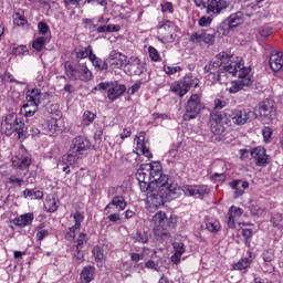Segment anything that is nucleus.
I'll return each mask as SVG.
<instances>
[{"instance_id":"nucleus-60","label":"nucleus","mask_w":283,"mask_h":283,"mask_svg":"<svg viewBox=\"0 0 283 283\" xmlns=\"http://www.w3.org/2000/svg\"><path fill=\"white\" fill-rule=\"evenodd\" d=\"M211 21H213V19H211V17H201L199 19V25L200 28H207L209 25H211Z\"/></svg>"},{"instance_id":"nucleus-15","label":"nucleus","mask_w":283,"mask_h":283,"mask_svg":"<svg viewBox=\"0 0 283 283\" xmlns=\"http://www.w3.org/2000/svg\"><path fill=\"white\" fill-rule=\"evenodd\" d=\"M207 14H220L222 10L229 8V2L227 0H211L208 2Z\"/></svg>"},{"instance_id":"nucleus-31","label":"nucleus","mask_w":283,"mask_h":283,"mask_svg":"<svg viewBox=\"0 0 283 283\" xmlns=\"http://www.w3.org/2000/svg\"><path fill=\"white\" fill-rule=\"evenodd\" d=\"M32 220H34V214L27 213L14 219L13 222L15 227H28L29 224H32Z\"/></svg>"},{"instance_id":"nucleus-52","label":"nucleus","mask_w":283,"mask_h":283,"mask_svg":"<svg viewBox=\"0 0 283 283\" xmlns=\"http://www.w3.org/2000/svg\"><path fill=\"white\" fill-rule=\"evenodd\" d=\"M243 211L241 208H238L235 206H232L229 209L228 216H230L231 218H240V216H242Z\"/></svg>"},{"instance_id":"nucleus-36","label":"nucleus","mask_w":283,"mask_h":283,"mask_svg":"<svg viewBox=\"0 0 283 283\" xmlns=\"http://www.w3.org/2000/svg\"><path fill=\"white\" fill-rule=\"evenodd\" d=\"M75 54H76V59H90V56H92V54H94L92 52V46L88 45L86 48L80 46L78 49L75 50Z\"/></svg>"},{"instance_id":"nucleus-30","label":"nucleus","mask_w":283,"mask_h":283,"mask_svg":"<svg viewBox=\"0 0 283 283\" xmlns=\"http://www.w3.org/2000/svg\"><path fill=\"white\" fill-rule=\"evenodd\" d=\"M13 118L17 119L13 122V129L18 134L19 138L25 134L28 126H25V123H23V119L19 118L17 114H13Z\"/></svg>"},{"instance_id":"nucleus-19","label":"nucleus","mask_w":283,"mask_h":283,"mask_svg":"<svg viewBox=\"0 0 283 283\" xmlns=\"http://www.w3.org/2000/svg\"><path fill=\"white\" fill-rule=\"evenodd\" d=\"M270 67L274 72H280L283 67V53L274 51L270 55Z\"/></svg>"},{"instance_id":"nucleus-4","label":"nucleus","mask_w":283,"mask_h":283,"mask_svg":"<svg viewBox=\"0 0 283 283\" xmlns=\"http://www.w3.org/2000/svg\"><path fill=\"white\" fill-rule=\"evenodd\" d=\"M65 74L70 81H83L84 83H87V81H92V71L87 69V65L85 63H77L75 66L65 63Z\"/></svg>"},{"instance_id":"nucleus-21","label":"nucleus","mask_w":283,"mask_h":283,"mask_svg":"<svg viewBox=\"0 0 283 283\" xmlns=\"http://www.w3.org/2000/svg\"><path fill=\"white\" fill-rule=\"evenodd\" d=\"M14 113L9 114L6 119L1 124V133L6 134V136H12L14 134Z\"/></svg>"},{"instance_id":"nucleus-56","label":"nucleus","mask_w":283,"mask_h":283,"mask_svg":"<svg viewBox=\"0 0 283 283\" xmlns=\"http://www.w3.org/2000/svg\"><path fill=\"white\" fill-rule=\"evenodd\" d=\"M148 53H149L151 61H155V62L160 61V54H158V50H156V48L149 46Z\"/></svg>"},{"instance_id":"nucleus-34","label":"nucleus","mask_w":283,"mask_h":283,"mask_svg":"<svg viewBox=\"0 0 283 283\" xmlns=\"http://www.w3.org/2000/svg\"><path fill=\"white\" fill-rule=\"evenodd\" d=\"M90 61L92 62V64L94 65V67H96V70H99V72H103V70H107V62L98 59L96 56V54H91L90 56Z\"/></svg>"},{"instance_id":"nucleus-1","label":"nucleus","mask_w":283,"mask_h":283,"mask_svg":"<svg viewBox=\"0 0 283 283\" xmlns=\"http://www.w3.org/2000/svg\"><path fill=\"white\" fill-rule=\"evenodd\" d=\"M147 191V202L149 207H163L165 200H171L178 196L180 188L178 184L174 182L169 177H164L159 184H156Z\"/></svg>"},{"instance_id":"nucleus-49","label":"nucleus","mask_w":283,"mask_h":283,"mask_svg":"<svg viewBox=\"0 0 283 283\" xmlns=\"http://www.w3.org/2000/svg\"><path fill=\"white\" fill-rule=\"evenodd\" d=\"M94 118H96V114L85 111L83 114V123L84 125H91V123H94Z\"/></svg>"},{"instance_id":"nucleus-58","label":"nucleus","mask_w":283,"mask_h":283,"mask_svg":"<svg viewBox=\"0 0 283 283\" xmlns=\"http://www.w3.org/2000/svg\"><path fill=\"white\" fill-rule=\"evenodd\" d=\"M28 52V46L25 45H19L12 49L11 53L15 56H21V54H25Z\"/></svg>"},{"instance_id":"nucleus-11","label":"nucleus","mask_w":283,"mask_h":283,"mask_svg":"<svg viewBox=\"0 0 283 283\" xmlns=\"http://www.w3.org/2000/svg\"><path fill=\"white\" fill-rule=\"evenodd\" d=\"M190 43H206V45H213L216 43V32L209 33L207 30H199L191 34Z\"/></svg>"},{"instance_id":"nucleus-7","label":"nucleus","mask_w":283,"mask_h":283,"mask_svg":"<svg viewBox=\"0 0 283 283\" xmlns=\"http://www.w3.org/2000/svg\"><path fill=\"white\" fill-rule=\"evenodd\" d=\"M95 90H107V98L109 101H116L119 96H123L125 92H127V86L125 84L118 83V81L115 82H102L99 83Z\"/></svg>"},{"instance_id":"nucleus-14","label":"nucleus","mask_w":283,"mask_h":283,"mask_svg":"<svg viewBox=\"0 0 283 283\" xmlns=\"http://www.w3.org/2000/svg\"><path fill=\"white\" fill-rule=\"evenodd\" d=\"M176 227V219L174 217H166L164 218V221H161V224L159 226V229H155V235H159V238H165L168 235L169 229H174Z\"/></svg>"},{"instance_id":"nucleus-45","label":"nucleus","mask_w":283,"mask_h":283,"mask_svg":"<svg viewBox=\"0 0 283 283\" xmlns=\"http://www.w3.org/2000/svg\"><path fill=\"white\" fill-rule=\"evenodd\" d=\"M241 182L242 180H234L230 182L231 189H234V198H240V196L244 195V190L239 189Z\"/></svg>"},{"instance_id":"nucleus-35","label":"nucleus","mask_w":283,"mask_h":283,"mask_svg":"<svg viewBox=\"0 0 283 283\" xmlns=\"http://www.w3.org/2000/svg\"><path fill=\"white\" fill-rule=\"evenodd\" d=\"M132 239L139 244H147V242H149V235L145 231H138L132 234Z\"/></svg>"},{"instance_id":"nucleus-46","label":"nucleus","mask_w":283,"mask_h":283,"mask_svg":"<svg viewBox=\"0 0 283 283\" xmlns=\"http://www.w3.org/2000/svg\"><path fill=\"white\" fill-rule=\"evenodd\" d=\"M36 107H39L36 104H30V103H27L23 105V108H24V115L27 117H30L32 116L33 114H36Z\"/></svg>"},{"instance_id":"nucleus-33","label":"nucleus","mask_w":283,"mask_h":283,"mask_svg":"<svg viewBox=\"0 0 283 283\" xmlns=\"http://www.w3.org/2000/svg\"><path fill=\"white\" fill-rule=\"evenodd\" d=\"M59 201L54 198V197H48L45 199L44 202V209H46V211L49 213H54V211H56V209H59Z\"/></svg>"},{"instance_id":"nucleus-55","label":"nucleus","mask_w":283,"mask_h":283,"mask_svg":"<svg viewBox=\"0 0 283 283\" xmlns=\"http://www.w3.org/2000/svg\"><path fill=\"white\" fill-rule=\"evenodd\" d=\"M221 74H222V71H221V69H219L218 71L209 72L208 77L210 78V81L218 83V82H220Z\"/></svg>"},{"instance_id":"nucleus-48","label":"nucleus","mask_w":283,"mask_h":283,"mask_svg":"<svg viewBox=\"0 0 283 283\" xmlns=\"http://www.w3.org/2000/svg\"><path fill=\"white\" fill-rule=\"evenodd\" d=\"M249 266H251V260L242 259L234 265V269L237 271H244V269H249Z\"/></svg>"},{"instance_id":"nucleus-47","label":"nucleus","mask_w":283,"mask_h":283,"mask_svg":"<svg viewBox=\"0 0 283 283\" xmlns=\"http://www.w3.org/2000/svg\"><path fill=\"white\" fill-rule=\"evenodd\" d=\"M73 260H75L77 264L84 262L85 255L83 254V250L73 248Z\"/></svg>"},{"instance_id":"nucleus-22","label":"nucleus","mask_w":283,"mask_h":283,"mask_svg":"<svg viewBox=\"0 0 283 283\" xmlns=\"http://www.w3.org/2000/svg\"><path fill=\"white\" fill-rule=\"evenodd\" d=\"M244 12L238 11L232 13L227 19L229 30H233V28H238V25H242L244 23Z\"/></svg>"},{"instance_id":"nucleus-26","label":"nucleus","mask_w":283,"mask_h":283,"mask_svg":"<svg viewBox=\"0 0 283 283\" xmlns=\"http://www.w3.org/2000/svg\"><path fill=\"white\" fill-rule=\"evenodd\" d=\"M27 101L30 105H40L41 104V90L32 88L27 91Z\"/></svg>"},{"instance_id":"nucleus-40","label":"nucleus","mask_w":283,"mask_h":283,"mask_svg":"<svg viewBox=\"0 0 283 283\" xmlns=\"http://www.w3.org/2000/svg\"><path fill=\"white\" fill-rule=\"evenodd\" d=\"M49 41H50V36L36 38L33 42V49L36 50V52H41L45 43H49Z\"/></svg>"},{"instance_id":"nucleus-27","label":"nucleus","mask_w":283,"mask_h":283,"mask_svg":"<svg viewBox=\"0 0 283 283\" xmlns=\"http://www.w3.org/2000/svg\"><path fill=\"white\" fill-rule=\"evenodd\" d=\"M96 270L94 266L87 265L83 268L81 274H80V280L82 283H90L94 280V273Z\"/></svg>"},{"instance_id":"nucleus-29","label":"nucleus","mask_w":283,"mask_h":283,"mask_svg":"<svg viewBox=\"0 0 283 283\" xmlns=\"http://www.w3.org/2000/svg\"><path fill=\"white\" fill-rule=\"evenodd\" d=\"M43 132H44V134H48L49 136L56 134V132H61V126H59V120H56V119L49 120L44 125Z\"/></svg>"},{"instance_id":"nucleus-41","label":"nucleus","mask_w":283,"mask_h":283,"mask_svg":"<svg viewBox=\"0 0 283 283\" xmlns=\"http://www.w3.org/2000/svg\"><path fill=\"white\" fill-rule=\"evenodd\" d=\"M251 73V69L242 66L241 63L238 64V77L239 81H244V78H251L249 74Z\"/></svg>"},{"instance_id":"nucleus-64","label":"nucleus","mask_w":283,"mask_h":283,"mask_svg":"<svg viewBox=\"0 0 283 283\" xmlns=\"http://www.w3.org/2000/svg\"><path fill=\"white\" fill-rule=\"evenodd\" d=\"M145 266L146 269H151L153 271H160V266L158 265V263L151 260L146 261Z\"/></svg>"},{"instance_id":"nucleus-18","label":"nucleus","mask_w":283,"mask_h":283,"mask_svg":"<svg viewBox=\"0 0 283 283\" xmlns=\"http://www.w3.org/2000/svg\"><path fill=\"white\" fill-rule=\"evenodd\" d=\"M75 224L70 228V231L66 233V240L72 241L74 238H76V231L77 229H81V224L83 220H85V217L81 212H75L73 214Z\"/></svg>"},{"instance_id":"nucleus-44","label":"nucleus","mask_w":283,"mask_h":283,"mask_svg":"<svg viewBox=\"0 0 283 283\" xmlns=\"http://www.w3.org/2000/svg\"><path fill=\"white\" fill-rule=\"evenodd\" d=\"M210 129L212 134L220 136L221 134H224V124H216V123H210Z\"/></svg>"},{"instance_id":"nucleus-20","label":"nucleus","mask_w":283,"mask_h":283,"mask_svg":"<svg viewBox=\"0 0 283 283\" xmlns=\"http://www.w3.org/2000/svg\"><path fill=\"white\" fill-rule=\"evenodd\" d=\"M186 196H196L197 198H205L209 195V187L207 186H188L185 190Z\"/></svg>"},{"instance_id":"nucleus-5","label":"nucleus","mask_w":283,"mask_h":283,"mask_svg":"<svg viewBox=\"0 0 283 283\" xmlns=\"http://www.w3.org/2000/svg\"><path fill=\"white\" fill-rule=\"evenodd\" d=\"M158 41L161 43H174L176 41V24L169 20L160 21L157 25Z\"/></svg>"},{"instance_id":"nucleus-10","label":"nucleus","mask_w":283,"mask_h":283,"mask_svg":"<svg viewBox=\"0 0 283 283\" xmlns=\"http://www.w3.org/2000/svg\"><path fill=\"white\" fill-rule=\"evenodd\" d=\"M229 116L233 120L234 125H247V123L258 118V114H255V112L247 109H233Z\"/></svg>"},{"instance_id":"nucleus-51","label":"nucleus","mask_w":283,"mask_h":283,"mask_svg":"<svg viewBox=\"0 0 283 283\" xmlns=\"http://www.w3.org/2000/svg\"><path fill=\"white\" fill-rule=\"evenodd\" d=\"M87 0H64V4L67 7L75 6L76 8H81V6H85Z\"/></svg>"},{"instance_id":"nucleus-57","label":"nucleus","mask_w":283,"mask_h":283,"mask_svg":"<svg viewBox=\"0 0 283 283\" xmlns=\"http://www.w3.org/2000/svg\"><path fill=\"white\" fill-rule=\"evenodd\" d=\"M23 182H24L23 178H18L14 175L9 177V185H14L15 187H22Z\"/></svg>"},{"instance_id":"nucleus-9","label":"nucleus","mask_w":283,"mask_h":283,"mask_svg":"<svg viewBox=\"0 0 283 283\" xmlns=\"http://www.w3.org/2000/svg\"><path fill=\"white\" fill-rule=\"evenodd\" d=\"M193 85L197 86L198 82L191 76H185L184 80L174 82L170 86V91L174 94H177V96L182 97L185 94H187V92L191 90V87H193Z\"/></svg>"},{"instance_id":"nucleus-13","label":"nucleus","mask_w":283,"mask_h":283,"mask_svg":"<svg viewBox=\"0 0 283 283\" xmlns=\"http://www.w3.org/2000/svg\"><path fill=\"white\" fill-rule=\"evenodd\" d=\"M216 59V61H211L205 66V72H218V70H220L222 65H224V63H227V61H229L231 57H229V54L221 52L217 54Z\"/></svg>"},{"instance_id":"nucleus-6","label":"nucleus","mask_w":283,"mask_h":283,"mask_svg":"<svg viewBox=\"0 0 283 283\" xmlns=\"http://www.w3.org/2000/svg\"><path fill=\"white\" fill-rule=\"evenodd\" d=\"M259 116L264 123H273L277 117V106L275 101L266 98L259 104Z\"/></svg>"},{"instance_id":"nucleus-53","label":"nucleus","mask_w":283,"mask_h":283,"mask_svg":"<svg viewBox=\"0 0 283 283\" xmlns=\"http://www.w3.org/2000/svg\"><path fill=\"white\" fill-rule=\"evenodd\" d=\"M13 23L14 25H25L28 23V20L25 17L21 15V13H15L13 17Z\"/></svg>"},{"instance_id":"nucleus-39","label":"nucleus","mask_w":283,"mask_h":283,"mask_svg":"<svg viewBox=\"0 0 283 283\" xmlns=\"http://www.w3.org/2000/svg\"><path fill=\"white\" fill-rule=\"evenodd\" d=\"M206 229H208L210 233H218V231H220V221L216 219L206 220Z\"/></svg>"},{"instance_id":"nucleus-12","label":"nucleus","mask_w":283,"mask_h":283,"mask_svg":"<svg viewBox=\"0 0 283 283\" xmlns=\"http://www.w3.org/2000/svg\"><path fill=\"white\" fill-rule=\"evenodd\" d=\"M250 154L254 158L256 167H266L271 163V158L266 155V149L262 146L252 149Z\"/></svg>"},{"instance_id":"nucleus-8","label":"nucleus","mask_w":283,"mask_h":283,"mask_svg":"<svg viewBox=\"0 0 283 283\" xmlns=\"http://www.w3.org/2000/svg\"><path fill=\"white\" fill-rule=\"evenodd\" d=\"M202 103L200 102V95L192 94L187 102L186 113L184 114V120H193L202 111Z\"/></svg>"},{"instance_id":"nucleus-2","label":"nucleus","mask_w":283,"mask_h":283,"mask_svg":"<svg viewBox=\"0 0 283 283\" xmlns=\"http://www.w3.org/2000/svg\"><path fill=\"white\" fill-rule=\"evenodd\" d=\"M136 178L142 191H148L154 186L158 185L163 178H169L167 175H163V166L158 163L143 164L137 172Z\"/></svg>"},{"instance_id":"nucleus-32","label":"nucleus","mask_w":283,"mask_h":283,"mask_svg":"<svg viewBox=\"0 0 283 283\" xmlns=\"http://www.w3.org/2000/svg\"><path fill=\"white\" fill-rule=\"evenodd\" d=\"M13 167L18 169H28L32 165V157L25 156L18 159H13Z\"/></svg>"},{"instance_id":"nucleus-37","label":"nucleus","mask_w":283,"mask_h":283,"mask_svg":"<svg viewBox=\"0 0 283 283\" xmlns=\"http://www.w3.org/2000/svg\"><path fill=\"white\" fill-rule=\"evenodd\" d=\"M25 198H31V200H41L43 198V191L35 189H25L23 192Z\"/></svg>"},{"instance_id":"nucleus-59","label":"nucleus","mask_w":283,"mask_h":283,"mask_svg":"<svg viewBox=\"0 0 283 283\" xmlns=\"http://www.w3.org/2000/svg\"><path fill=\"white\" fill-rule=\"evenodd\" d=\"M181 71H182V67L180 66H164V72L169 76L171 74H176V72H181Z\"/></svg>"},{"instance_id":"nucleus-54","label":"nucleus","mask_w":283,"mask_h":283,"mask_svg":"<svg viewBox=\"0 0 283 283\" xmlns=\"http://www.w3.org/2000/svg\"><path fill=\"white\" fill-rule=\"evenodd\" d=\"M92 253L96 262H101V260H103L104 258L103 250H101V247L93 248Z\"/></svg>"},{"instance_id":"nucleus-17","label":"nucleus","mask_w":283,"mask_h":283,"mask_svg":"<svg viewBox=\"0 0 283 283\" xmlns=\"http://www.w3.org/2000/svg\"><path fill=\"white\" fill-rule=\"evenodd\" d=\"M108 61L113 70H120V67H123V65H125V63L127 62V57L120 52L112 51L109 53Z\"/></svg>"},{"instance_id":"nucleus-38","label":"nucleus","mask_w":283,"mask_h":283,"mask_svg":"<svg viewBox=\"0 0 283 283\" xmlns=\"http://www.w3.org/2000/svg\"><path fill=\"white\" fill-rule=\"evenodd\" d=\"M224 120H227V114L218 111L211 113L210 123L224 125Z\"/></svg>"},{"instance_id":"nucleus-62","label":"nucleus","mask_w":283,"mask_h":283,"mask_svg":"<svg viewBox=\"0 0 283 283\" xmlns=\"http://www.w3.org/2000/svg\"><path fill=\"white\" fill-rule=\"evenodd\" d=\"M259 34L266 39V36H271L273 34V29L271 27H263Z\"/></svg>"},{"instance_id":"nucleus-43","label":"nucleus","mask_w":283,"mask_h":283,"mask_svg":"<svg viewBox=\"0 0 283 283\" xmlns=\"http://www.w3.org/2000/svg\"><path fill=\"white\" fill-rule=\"evenodd\" d=\"M166 216H167V213H165L163 211L155 213V216L153 217V222H154L156 229H160V224L165 220Z\"/></svg>"},{"instance_id":"nucleus-16","label":"nucleus","mask_w":283,"mask_h":283,"mask_svg":"<svg viewBox=\"0 0 283 283\" xmlns=\"http://www.w3.org/2000/svg\"><path fill=\"white\" fill-rule=\"evenodd\" d=\"M126 71L129 76H140L145 72V65L140 63L139 59H133L126 64Z\"/></svg>"},{"instance_id":"nucleus-42","label":"nucleus","mask_w":283,"mask_h":283,"mask_svg":"<svg viewBox=\"0 0 283 283\" xmlns=\"http://www.w3.org/2000/svg\"><path fill=\"white\" fill-rule=\"evenodd\" d=\"M220 70L222 74L228 72L229 74H232V76H235V74H238V63L231 62L229 65H222Z\"/></svg>"},{"instance_id":"nucleus-50","label":"nucleus","mask_w":283,"mask_h":283,"mask_svg":"<svg viewBox=\"0 0 283 283\" xmlns=\"http://www.w3.org/2000/svg\"><path fill=\"white\" fill-rule=\"evenodd\" d=\"M87 242V234L85 233H80L77 240H76V245H73V249H81L83 250V245Z\"/></svg>"},{"instance_id":"nucleus-61","label":"nucleus","mask_w":283,"mask_h":283,"mask_svg":"<svg viewBox=\"0 0 283 283\" xmlns=\"http://www.w3.org/2000/svg\"><path fill=\"white\" fill-rule=\"evenodd\" d=\"M262 255H263L264 262H273V259L275 258L273 250L271 249L265 250Z\"/></svg>"},{"instance_id":"nucleus-3","label":"nucleus","mask_w":283,"mask_h":283,"mask_svg":"<svg viewBox=\"0 0 283 283\" xmlns=\"http://www.w3.org/2000/svg\"><path fill=\"white\" fill-rule=\"evenodd\" d=\"M90 140L83 136L73 138L67 154L63 156V163L66 161L69 165H74L90 149Z\"/></svg>"},{"instance_id":"nucleus-63","label":"nucleus","mask_w":283,"mask_h":283,"mask_svg":"<svg viewBox=\"0 0 283 283\" xmlns=\"http://www.w3.org/2000/svg\"><path fill=\"white\" fill-rule=\"evenodd\" d=\"M27 134H29V136H39V134H41V130H39V128H36L35 126L29 125L27 126Z\"/></svg>"},{"instance_id":"nucleus-28","label":"nucleus","mask_w":283,"mask_h":283,"mask_svg":"<svg viewBox=\"0 0 283 283\" xmlns=\"http://www.w3.org/2000/svg\"><path fill=\"white\" fill-rule=\"evenodd\" d=\"M172 247H174L175 253L171 256V262H174V264H180V258H182V253H185V243L175 242Z\"/></svg>"},{"instance_id":"nucleus-25","label":"nucleus","mask_w":283,"mask_h":283,"mask_svg":"<svg viewBox=\"0 0 283 283\" xmlns=\"http://www.w3.org/2000/svg\"><path fill=\"white\" fill-rule=\"evenodd\" d=\"M115 207L117 211H125V207H127V202H125V198L123 196H115L112 201L106 206L105 211Z\"/></svg>"},{"instance_id":"nucleus-24","label":"nucleus","mask_w":283,"mask_h":283,"mask_svg":"<svg viewBox=\"0 0 283 283\" xmlns=\"http://www.w3.org/2000/svg\"><path fill=\"white\" fill-rule=\"evenodd\" d=\"M253 82L251 78L245 77L244 80H238L231 83V86L229 87L230 94H238L240 90H244V87H249Z\"/></svg>"},{"instance_id":"nucleus-23","label":"nucleus","mask_w":283,"mask_h":283,"mask_svg":"<svg viewBox=\"0 0 283 283\" xmlns=\"http://www.w3.org/2000/svg\"><path fill=\"white\" fill-rule=\"evenodd\" d=\"M135 140L137 143L136 150L139 151V154H143V156H146V158H151V151H149L147 142H145V135L140 133L139 136H136Z\"/></svg>"}]
</instances>
